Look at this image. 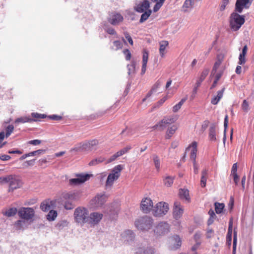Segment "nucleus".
Listing matches in <instances>:
<instances>
[{
	"label": "nucleus",
	"instance_id": "obj_1",
	"mask_svg": "<svg viewBox=\"0 0 254 254\" xmlns=\"http://www.w3.org/2000/svg\"><path fill=\"white\" fill-rule=\"evenodd\" d=\"M88 215V211L84 207H79L74 210V218L75 221L81 225L87 223Z\"/></svg>",
	"mask_w": 254,
	"mask_h": 254
},
{
	"label": "nucleus",
	"instance_id": "obj_2",
	"mask_svg": "<svg viewBox=\"0 0 254 254\" xmlns=\"http://www.w3.org/2000/svg\"><path fill=\"white\" fill-rule=\"evenodd\" d=\"M153 223V219L148 216H144L135 221V227L141 231H148L151 229Z\"/></svg>",
	"mask_w": 254,
	"mask_h": 254
},
{
	"label": "nucleus",
	"instance_id": "obj_3",
	"mask_svg": "<svg viewBox=\"0 0 254 254\" xmlns=\"http://www.w3.org/2000/svg\"><path fill=\"white\" fill-rule=\"evenodd\" d=\"M123 169V167L121 165H117L113 169L112 172L108 175L106 182L107 188L111 187L114 181L118 179Z\"/></svg>",
	"mask_w": 254,
	"mask_h": 254
},
{
	"label": "nucleus",
	"instance_id": "obj_4",
	"mask_svg": "<svg viewBox=\"0 0 254 254\" xmlns=\"http://www.w3.org/2000/svg\"><path fill=\"white\" fill-rule=\"evenodd\" d=\"M177 119V117L174 116L165 117L154 125L152 128L153 129L160 131L163 130L168 125L175 123Z\"/></svg>",
	"mask_w": 254,
	"mask_h": 254
},
{
	"label": "nucleus",
	"instance_id": "obj_5",
	"mask_svg": "<svg viewBox=\"0 0 254 254\" xmlns=\"http://www.w3.org/2000/svg\"><path fill=\"white\" fill-rule=\"evenodd\" d=\"M230 22L231 28L234 31H237L244 23V16L237 13H233L231 16Z\"/></svg>",
	"mask_w": 254,
	"mask_h": 254
},
{
	"label": "nucleus",
	"instance_id": "obj_6",
	"mask_svg": "<svg viewBox=\"0 0 254 254\" xmlns=\"http://www.w3.org/2000/svg\"><path fill=\"white\" fill-rule=\"evenodd\" d=\"M168 204L165 202L157 203L153 209V214L156 217H161L167 214L169 211Z\"/></svg>",
	"mask_w": 254,
	"mask_h": 254
},
{
	"label": "nucleus",
	"instance_id": "obj_7",
	"mask_svg": "<svg viewBox=\"0 0 254 254\" xmlns=\"http://www.w3.org/2000/svg\"><path fill=\"white\" fill-rule=\"evenodd\" d=\"M19 216L25 220L32 219L35 215V211L33 208L21 207L18 211Z\"/></svg>",
	"mask_w": 254,
	"mask_h": 254
},
{
	"label": "nucleus",
	"instance_id": "obj_8",
	"mask_svg": "<svg viewBox=\"0 0 254 254\" xmlns=\"http://www.w3.org/2000/svg\"><path fill=\"white\" fill-rule=\"evenodd\" d=\"M107 196L104 193L97 194L90 201V205L93 207H100L107 201Z\"/></svg>",
	"mask_w": 254,
	"mask_h": 254
},
{
	"label": "nucleus",
	"instance_id": "obj_9",
	"mask_svg": "<svg viewBox=\"0 0 254 254\" xmlns=\"http://www.w3.org/2000/svg\"><path fill=\"white\" fill-rule=\"evenodd\" d=\"M153 207V202L150 198L146 197L142 199L140 203V209L144 213L150 212L152 210Z\"/></svg>",
	"mask_w": 254,
	"mask_h": 254
},
{
	"label": "nucleus",
	"instance_id": "obj_10",
	"mask_svg": "<svg viewBox=\"0 0 254 254\" xmlns=\"http://www.w3.org/2000/svg\"><path fill=\"white\" fill-rule=\"evenodd\" d=\"M103 214L101 213L94 212L88 215L87 223L91 226H95L98 224L103 218Z\"/></svg>",
	"mask_w": 254,
	"mask_h": 254
},
{
	"label": "nucleus",
	"instance_id": "obj_11",
	"mask_svg": "<svg viewBox=\"0 0 254 254\" xmlns=\"http://www.w3.org/2000/svg\"><path fill=\"white\" fill-rule=\"evenodd\" d=\"M197 143L193 141L186 149L185 154H188L192 161L195 160L197 151Z\"/></svg>",
	"mask_w": 254,
	"mask_h": 254
},
{
	"label": "nucleus",
	"instance_id": "obj_12",
	"mask_svg": "<svg viewBox=\"0 0 254 254\" xmlns=\"http://www.w3.org/2000/svg\"><path fill=\"white\" fill-rule=\"evenodd\" d=\"M90 178L88 174H78L76 175V178L71 179L69 180V183L71 185L76 186L83 184L87 181Z\"/></svg>",
	"mask_w": 254,
	"mask_h": 254
},
{
	"label": "nucleus",
	"instance_id": "obj_13",
	"mask_svg": "<svg viewBox=\"0 0 254 254\" xmlns=\"http://www.w3.org/2000/svg\"><path fill=\"white\" fill-rule=\"evenodd\" d=\"M184 213V208L181 203L178 201L175 202L173 207V217L176 220L179 219Z\"/></svg>",
	"mask_w": 254,
	"mask_h": 254
},
{
	"label": "nucleus",
	"instance_id": "obj_14",
	"mask_svg": "<svg viewBox=\"0 0 254 254\" xmlns=\"http://www.w3.org/2000/svg\"><path fill=\"white\" fill-rule=\"evenodd\" d=\"M253 0H237L236 3V10L241 13L244 8H248L251 5Z\"/></svg>",
	"mask_w": 254,
	"mask_h": 254
},
{
	"label": "nucleus",
	"instance_id": "obj_15",
	"mask_svg": "<svg viewBox=\"0 0 254 254\" xmlns=\"http://www.w3.org/2000/svg\"><path fill=\"white\" fill-rule=\"evenodd\" d=\"M150 6L149 2L147 0H144L136 3L134 6V9L138 12L142 13L149 10Z\"/></svg>",
	"mask_w": 254,
	"mask_h": 254
},
{
	"label": "nucleus",
	"instance_id": "obj_16",
	"mask_svg": "<svg viewBox=\"0 0 254 254\" xmlns=\"http://www.w3.org/2000/svg\"><path fill=\"white\" fill-rule=\"evenodd\" d=\"M169 229V225L166 222H160L155 227L154 232L158 235L167 233Z\"/></svg>",
	"mask_w": 254,
	"mask_h": 254
},
{
	"label": "nucleus",
	"instance_id": "obj_17",
	"mask_svg": "<svg viewBox=\"0 0 254 254\" xmlns=\"http://www.w3.org/2000/svg\"><path fill=\"white\" fill-rule=\"evenodd\" d=\"M123 20V17L119 13H112L109 19V22L113 25H117Z\"/></svg>",
	"mask_w": 254,
	"mask_h": 254
},
{
	"label": "nucleus",
	"instance_id": "obj_18",
	"mask_svg": "<svg viewBox=\"0 0 254 254\" xmlns=\"http://www.w3.org/2000/svg\"><path fill=\"white\" fill-rule=\"evenodd\" d=\"M8 183L9 184V190H13L20 188L21 186V183L19 180L12 175V179L9 180Z\"/></svg>",
	"mask_w": 254,
	"mask_h": 254
},
{
	"label": "nucleus",
	"instance_id": "obj_19",
	"mask_svg": "<svg viewBox=\"0 0 254 254\" xmlns=\"http://www.w3.org/2000/svg\"><path fill=\"white\" fill-rule=\"evenodd\" d=\"M224 56L222 54L218 55L217 57L216 61L214 64L212 73L215 74L217 70L220 67L222 62L223 61Z\"/></svg>",
	"mask_w": 254,
	"mask_h": 254
},
{
	"label": "nucleus",
	"instance_id": "obj_20",
	"mask_svg": "<svg viewBox=\"0 0 254 254\" xmlns=\"http://www.w3.org/2000/svg\"><path fill=\"white\" fill-rule=\"evenodd\" d=\"M194 4V0H186L182 7V10L184 12L190 11Z\"/></svg>",
	"mask_w": 254,
	"mask_h": 254
},
{
	"label": "nucleus",
	"instance_id": "obj_21",
	"mask_svg": "<svg viewBox=\"0 0 254 254\" xmlns=\"http://www.w3.org/2000/svg\"><path fill=\"white\" fill-rule=\"evenodd\" d=\"M178 128V126L177 125H173L169 127L166 131L165 138L166 139H170L175 133Z\"/></svg>",
	"mask_w": 254,
	"mask_h": 254
},
{
	"label": "nucleus",
	"instance_id": "obj_22",
	"mask_svg": "<svg viewBox=\"0 0 254 254\" xmlns=\"http://www.w3.org/2000/svg\"><path fill=\"white\" fill-rule=\"evenodd\" d=\"M171 244L173 249H177L181 246V239L178 236H174L171 239Z\"/></svg>",
	"mask_w": 254,
	"mask_h": 254
},
{
	"label": "nucleus",
	"instance_id": "obj_23",
	"mask_svg": "<svg viewBox=\"0 0 254 254\" xmlns=\"http://www.w3.org/2000/svg\"><path fill=\"white\" fill-rule=\"evenodd\" d=\"M80 196V193L79 192H70L65 193L64 195V198L66 199L70 200H76L79 199Z\"/></svg>",
	"mask_w": 254,
	"mask_h": 254
},
{
	"label": "nucleus",
	"instance_id": "obj_24",
	"mask_svg": "<svg viewBox=\"0 0 254 254\" xmlns=\"http://www.w3.org/2000/svg\"><path fill=\"white\" fill-rule=\"evenodd\" d=\"M148 52L144 50L143 52L142 55V65L141 68V74H143L145 73L146 69V65L148 61Z\"/></svg>",
	"mask_w": 254,
	"mask_h": 254
},
{
	"label": "nucleus",
	"instance_id": "obj_25",
	"mask_svg": "<svg viewBox=\"0 0 254 254\" xmlns=\"http://www.w3.org/2000/svg\"><path fill=\"white\" fill-rule=\"evenodd\" d=\"M209 139L212 141H215L217 140L216 126L214 124L212 125L210 127L209 130Z\"/></svg>",
	"mask_w": 254,
	"mask_h": 254
},
{
	"label": "nucleus",
	"instance_id": "obj_26",
	"mask_svg": "<svg viewBox=\"0 0 254 254\" xmlns=\"http://www.w3.org/2000/svg\"><path fill=\"white\" fill-rule=\"evenodd\" d=\"M137 254H154V250L152 248L143 247L139 248L136 251Z\"/></svg>",
	"mask_w": 254,
	"mask_h": 254
},
{
	"label": "nucleus",
	"instance_id": "obj_27",
	"mask_svg": "<svg viewBox=\"0 0 254 254\" xmlns=\"http://www.w3.org/2000/svg\"><path fill=\"white\" fill-rule=\"evenodd\" d=\"M168 42L162 41L159 43V54L161 57L163 58L166 53V49L168 46Z\"/></svg>",
	"mask_w": 254,
	"mask_h": 254
},
{
	"label": "nucleus",
	"instance_id": "obj_28",
	"mask_svg": "<svg viewBox=\"0 0 254 254\" xmlns=\"http://www.w3.org/2000/svg\"><path fill=\"white\" fill-rule=\"evenodd\" d=\"M17 212L15 207L6 208L2 210V214L7 217H11L14 216Z\"/></svg>",
	"mask_w": 254,
	"mask_h": 254
},
{
	"label": "nucleus",
	"instance_id": "obj_29",
	"mask_svg": "<svg viewBox=\"0 0 254 254\" xmlns=\"http://www.w3.org/2000/svg\"><path fill=\"white\" fill-rule=\"evenodd\" d=\"M247 51H248V47L246 45L243 48L242 52L239 55V62H238V64H240V65L244 64L246 63L245 56L246 55Z\"/></svg>",
	"mask_w": 254,
	"mask_h": 254
},
{
	"label": "nucleus",
	"instance_id": "obj_30",
	"mask_svg": "<svg viewBox=\"0 0 254 254\" xmlns=\"http://www.w3.org/2000/svg\"><path fill=\"white\" fill-rule=\"evenodd\" d=\"M161 85V83L160 81H157L152 86L151 90L147 93L146 95V98L143 99V101H144L146 98L149 97L152 94L156 93L157 92L158 88Z\"/></svg>",
	"mask_w": 254,
	"mask_h": 254
},
{
	"label": "nucleus",
	"instance_id": "obj_31",
	"mask_svg": "<svg viewBox=\"0 0 254 254\" xmlns=\"http://www.w3.org/2000/svg\"><path fill=\"white\" fill-rule=\"evenodd\" d=\"M225 88H223L220 91H218L217 92V94L216 96H214L212 99L211 103L213 105H216L220 100L223 97V93L224 91Z\"/></svg>",
	"mask_w": 254,
	"mask_h": 254
},
{
	"label": "nucleus",
	"instance_id": "obj_32",
	"mask_svg": "<svg viewBox=\"0 0 254 254\" xmlns=\"http://www.w3.org/2000/svg\"><path fill=\"white\" fill-rule=\"evenodd\" d=\"M179 194L182 199H185L187 201L190 200V197L189 195V191L187 189H180L179 191Z\"/></svg>",
	"mask_w": 254,
	"mask_h": 254
},
{
	"label": "nucleus",
	"instance_id": "obj_33",
	"mask_svg": "<svg viewBox=\"0 0 254 254\" xmlns=\"http://www.w3.org/2000/svg\"><path fill=\"white\" fill-rule=\"evenodd\" d=\"M174 177L167 176L163 178V184L167 187H170L173 184Z\"/></svg>",
	"mask_w": 254,
	"mask_h": 254
},
{
	"label": "nucleus",
	"instance_id": "obj_34",
	"mask_svg": "<svg viewBox=\"0 0 254 254\" xmlns=\"http://www.w3.org/2000/svg\"><path fill=\"white\" fill-rule=\"evenodd\" d=\"M214 206L216 213L219 214L223 212L225 207V204L223 203L216 202L214 203Z\"/></svg>",
	"mask_w": 254,
	"mask_h": 254
},
{
	"label": "nucleus",
	"instance_id": "obj_35",
	"mask_svg": "<svg viewBox=\"0 0 254 254\" xmlns=\"http://www.w3.org/2000/svg\"><path fill=\"white\" fill-rule=\"evenodd\" d=\"M207 178V170L204 169L201 172V177L200 180V185L202 187L204 188L206 186V181Z\"/></svg>",
	"mask_w": 254,
	"mask_h": 254
},
{
	"label": "nucleus",
	"instance_id": "obj_36",
	"mask_svg": "<svg viewBox=\"0 0 254 254\" xmlns=\"http://www.w3.org/2000/svg\"><path fill=\"white\" fill-rule=\"evenodd\" d=\"M35 121V120H33L32 119L29 118V117L25 116L17 118L15 121V123L18 124L19 123H25L27 122H31L32 121Z\"/></svg>",
	"mask_w": 254,
	"mask_h": 254
},
{
	"label": "nucleus",
	"instance_id": "obj_37",
	"mask_svg": "<svg viewBox=\"0 0 254 254\" xmlns=\"http://www.w3.org/2000/svg\"><path fill=\"white\" fill-rule=\"evenodd\" d=\"M14 225L16 229L20 230L26 227L27 225L25 220L24 219L17 220L15 222Z\"/></svg>",
	"mask_w": 254,
	"mask_h": 254
},
{
	"label": "nucleus",
	"instance_id": "obj_38",
	"mask_svg": "<svg viewBox=\"0 0 254 254\" xmlns=\"http://www.w3.org/2000/svg\"><path fill=\"white\" fill-rule=\"evenodd\" d=\"M41 208L44 211H48L50 210L52 208V202L45 201L43 202L41 204Z\"/></svg>",
	"mask_w": 254,
	"mask_h": 254
},
{
	"label": "nucleus",
	"instance_id": "obj_39",
	"mask_svg": "<svg viewBox=\"0 0 254 254\" xmlns=\"http://www.w3.org/2000/svg\"><path fill=\"white\" fill-rule=\"evenodd\" d=\"M187 99V97H185L184 98L182 99L179 103L175 105L173 107V112L174 113L177 112L181 108L182 106L183 105V104L185 102V101Z\"/></svg>",
	"mask_w": 254,
	"mask_h": 254
},
{
	"label": "nucleus",
	"instance_id": "obj_40",
	"mask_svg": "<svg viewBox=\"0 0 254 254\" xmlns=\"http://www.w3.org/2000/svg\"><path fill=\"white\" fill-rule=\"evenodd\" d=\"M151 13L152 11L151 10H147V11L143 12V13L141 15V17L139 20L140 22L142 23L146 20L150 16Z\"/></svg>",
	"mask_w": 254,
	"mask_h": 254
},
{
	"label": "nucleus",
	"instance_id": "obj_41",
	"mask_svg": "<svg viewBox=\"0 0 254 254\" xmlns=\"http://www.w3.org/2000/svg\"><path fill=\"white\" fill-rule=\"evenodd\" d=\"M57 217V212L55 210H51L47 215V218L49 221H54Z\"/></svg>",
	"mask_w": 254,
	"mask_h": 254
},
{
	"label": "nucleus",
	"instance_id": "obj_42",
	"mask_svg": "<svg viewBox=\"0 0 254 254\" xmlns=\"http://www.w3.org/2000/svg\"><path fill=\"white\" fill-rule=\"evenodd\" d=\"M92 148L90 146V143H88V141H85L81 143L79 147V149L82 151H88L91 150Z\"/></svg>",
	"mask_w": 254,
	"mask_h": 254
},
{
	"label": "nucleus",
	"instance_id": "obj_43",
	"mask_svg": "<svg viewBox=\"0 0 254 254\" xmlns=\"http://www.w3.org/2000/svg\"><path fill=\"white\" fill-rule=\"evenodd\" d=\"M208 214L209 215V218L208 220V224L211 225L212 224L214 220L216 219V216L214 211L212 209H210L208 212Z\"/></svg>",
	"mask_w": 254,
	"mask_h": 254
},
{
	"label": "nucleus",
	"instance_id": "obj_44",
	"mask_svg": "<svg viewBox=\"0 0 254 254\" xmlns=\"http://www.w3.org/2000/svg\"><path fill=\"white\" fill-rule=\"evenodd\" d=\"M208 74V70L207 69H205L202 72L201 74L199 77V79L196 82L197 87H199L200 86L201 82L205 79V78L206 77Z\"/></svg>",
	"mask_w": 254,
	"mask_h": 254
},
{
	"label": "nucleus",
	"instance_id": "obj_45",
	"mask_svg": "<svg viewBox=\"0 0 254 254\" xmlns=\"http://www.w3.org/2000/svg\"><path fill=\"white\" fill-rule=\"evenodd\" d=\"M153 161L155 167V168L157 169V170L159 171L160 168V159L159 157L156 155H153Z\"/></svg>",
	"mask_w": 254,
	"mask_h": 254
},
{
	"label": "nucleus",
	"instance_id": "obj_46",
	"mask_svg": "<svg viewBox=\"0 0 254 254\" xmlns=\"http://www.w3.org/2000/svg\"><path fill=\"white\" fill-rule=\"evenodd\" d=\"M122 47L123 44L120 41L117 40L113 42V46H112V49L114 50L117 51L121 49Z\"/></svg>",
	"mask_w": 254,
	"mask_h": 254
},
{
	"label": "nucleus",
	"instance_id": "obj_47",
	"mask_svg": "<svg viewBox=\"0 0 254 254\" xmlns=\"http://www.w3.org/2000/svg\"><path fill=\"white\" fill-rule=\"evenodd\" d=\"M35 159H32L25 161L22 164V168H26L29 166H32L34 165Z\"/></svg>",
	"mask_w": 254,
	"mask_h": 254
},
{
	"label": "nucleus",
	"instance_id": "obj_48",
	"mask_svg": "<svg viewBox=\"0 0 254 254\" xmlns=\"http://www.w3.org/2000/svg\"><path fill=\"white\" fill-rule=\"evenodd\" d=\"M12 179V175L7 176L4 177H0V184H3L8 183L9 180Z\"/></svg>",
	"mask_w": 254,
	"mask_h": 254
},
{
	"label": "nucleus",
	"instance_id": "obj_49",
	"mask_svg": "<svg viewBox=\"0 0 254 254\" xmlns=\"http://www.w3.org/2000/svg\"><path fill=\"white\" fill-rule=\"evenodd\" d=\"M103 161L104 159L102 158H96L91 161L89 163V165L90 166L96 165L101 162H102Z\"/></svg>",
	"mask_w": 254,
	"mask_h": 254
},
{
	"label": "nucleus",
	"instance_id": "obj_50",
	"mask_svg": "<svg viewBox=\"0 0 254 254\" xmlns=\"http://www.w3.org/2000/svg\"><path fill=\"white\" fill-rule=\"evenodd\" d=\"M228 115H226L225 117L224 123V128H225V129H224V137H223L224 143H225V142L226 141L225 132H226V128H227V127H228Z\"/></svg>",
	"mask_w": 254,
	"mask_h": 254
},
{
	"label": "nucleus",
	"instance_id": "obj_51",
	"mask_svg": "<svg viewBox=\"0 0 254 254\" xmlns=\"http://www.w3.org/2000/svg\"><path fill=\"white\" fill-rule=\"evenodd\" d=\"M43 152V150L39 149V150H36V151H32V152L28 153V156L29 157H31V156H36V155H39Z\"/></svg>",
	"mask_w": 254,
	"mask_h": 254
},
{
	"label": "nucleus",
	"instance_id": "obj_52",
	"mask_svg": "<svg viewBox=\"0 0 254 254\" xmlns=\"http://www.w3.org/2000/svg\"><path fill=\"white\" fill-rule=\"evenodd\" d=\"M127 68L128 74L133 73L135 71V64L132 62L130 64H128L127 65Z\"/></svg>",
	"mask_w": 254,
	"mask_h": 254
},
{
	"label": "nucleus",
	"instance_id": "obj_53",
	"mask_svg": "<svg viewBox=\"0 0 254 254\" xmlns=\"http://www.w3.org/2000/svg\"><path fill=\"white\" fill-rule=\"evenodd\" d=\"M13 129L14 127L12 125H9L7 127L5 134L6 137H8L10 135V134L12 132Z\"/></svg>",
	"mask_w": 254,
	"mask_h": 254
},
{
	"label": "nucleus",
	"instance_id": "obj_54",
	"mask_svg": "<svg viewBox=\"0 0 254 254\" xmlns=\"http://www.w3.org/2000/svg\"><path fill=\"white\" fill-rule=\"evenodd\" d=\"M242 109L245 112H247L249 111V105L248 102L246 100H244L243 101V102L242 105Z\"/></svg>",
	"mask_w": 254,
	"mask_h": 254
},
{
	"label": "nucleus",
	"instance_id": "obj_55",
	"mask_svg": "<svg viewBox=\"0 0 254 254\" xmlns=\"http://www.w3.org/2000/svg\"><path fill=\"white\" fill-rule=\"evenodd\" d=\"M131 148V147L130 146H127V147L124 148L123 149L120 150L118 152H119V154L121 156H122L124 154H125V153H127Z\"/></svg>",
	"mask_w": 254,
	"mask_h": 254
},
{
	"label": "nucleus",
	"instance_id": "obj_56",
	"mask_svg": "<svg viewBox=\"0 0 254 254\" xmlns=\"http://www.w3.org/2000/svg\"><path fill=\"white\" fill-rule=\"evenodd\" d=\"M229 0H223L221 4L220 7V9L223 11L225 9L226 6L229 3Z\"/></svg>",
	"mask_w": 254,
	"mask_h": 254
},
{
	"label": "nucleus",
	"instance_id": "obj_57",
	"mask_svg": "<svg viewBox=\"0 0 254 254\" xmlns=\"http://www.w3.org/2000/svg\"><path fill=\"white\" fill-rule=\"evenodd\" d=\"M31 116L34 118H42L44 119L45 118V116L44 114H40L37 113H32Z\"/></svg>",
	"mask_w": 254,
	"mask_h": 254
},
{
	"label": "nucleus",
	"instance_id": "obj_58",
	"mask_svg": "<svg viewBox=\"0 0 254 254\" xmlns=\"http://www.w3.org/2000/svg\"><path fill=\"white\" fill-rule=\"evenodd\" d=\"M74 207V205L69 202H66L64 204V208L67 210L72 209Z\"/></svg>",
	"mask_w": 254,
	"mask_h": 254
},
{
	"label": "nucleus",
	"instance_id": "obj_59",
	"mask_svg": "<svg viewBox=\"0 0 254 254\" xmlns=\"http://www.w3.org/2000/svg\"><path fill=\"white\" fill-rule=\"evenodd\" d=\"M41 143V140L39 139H34L29 141L28 143L33 145H37Z\"/></svg>",
	"mask_w": 254,
	"mask_h": 254
},
{
	"label": "nucleus",
	"instance_id": "obj_60",
	"mask_svg": "<svg viewBox=\"0 0 254 254\" xmlns=\"http://www.w3.org/2000/svg\"><path fill=\"white\" fill-rule=\"evenodd\" d=\"M162 4H163L161 2H156V4L155 5V6L153 7L154 12L157 11L160 9V8L161 7Z\"/></svg>",
	"mask_w": 254,
	"mask_h": 254
},
{
	"label": "nucleus",
	"instance_id": "obj_61",
	"mask_svg": "<svg viewBox=\"0 0 254 254\" xmlns=\"http://www.w3.org/2000/svg\"><path fill=\"white\" fill-rule=\"evenodd\" d=\"M124 54L126 56V59L127 60H129L131 58V54L128 50L126 49L124 51Z\"/></svg>",
	"mask_w": 254,
	"mask_h": 254
},
{
	"label": "nucleus",
	"instance_id": "obj_62",
	"mask_svg": "<svg viewBox=\"0 0 254 254\" xmlns=\"http://www.w3.org/2000/svg\"><path fill=\"white\" fill-rule=\"evenodd\" d=\"M132 234V232L130 230H127L125 231L123 234H122V237L123 238H126L127 237L126 236L127 235L129 236L128 239L131 237V235Z\"/></svg>",
	"mask_w": 254,
	"mask_h": 254
},
{
	"label": "nucleus",
	"instance_id": "obj_63",
	"mask_svg": "<svg viewBox=\"0 0 254 254\" xmlns=\"http://www.w3.org/2000/svg\"><path fill=\"white\" fill-rule=\"evenodd\" d=\"M232 231H228L227 234V240L228 242L229 245L231 244V240H232Z\"/></svg>",
	"mask_w": 254,
	"mask_h": 254
},
{
	"label": "nucleus",
	"instance_id": "obj_64",
	"mask_svg": "<svg viewBox=\"0 0 254 254\" xmlns=\"http://www.w3.org/2000/svg\"><path fill=\"white\" fill-rule=\"evenodd\" d=\"M88 143H90V146L92 148L94 146L97 145L98 144V141L96 139L88 141Z\"/></svg>",
	"mask_w": 254,
	"mask_h": 254
}]
</instances>
